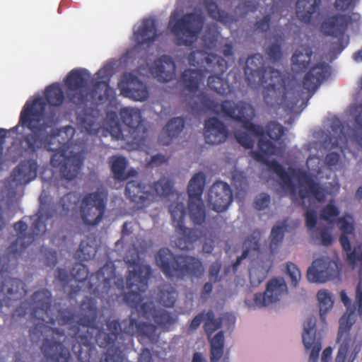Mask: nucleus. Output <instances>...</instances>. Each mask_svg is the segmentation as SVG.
Segmentation results:
<instances>
[{"instance_id":"nucleus-14","label":"nucleus","mask_w":362,"mask_h":362,"mask_svg":"<svg viewBox=\"0 0 362 362\" xmlns=\"http://www.w3.org/2000/svg\"><path fill=\"white\" fill-rule=\"evenodd\" d=\"M204 24V17L198 13H187L181 18L169 22L171 33L177 45L192 46L198 39Z\"/></svg>"},{"instance_id":"nucleus-64","label":"nucleus","mask_w":362,"mask_h":362,"mask_svg":"<svg viewBox=\"0 0 362 362\" xmlns=\"http://www.w3.org/2000/svg\"><path fill=\"white\" fill-rule=\"evenodd\" d=\"M349 350V344L346 342L342 343L338 350L335 362H345L346 355Z\"/></svg>"},{"instance_id":"nucleus-55","label":"nucleus","mask_w":362,"mask_h":362,"mask_svg":"<svg viewBox=\"0 0 362 362\" xmlns=\"http://www.w3.org/2000/svg\"><path fill=\"white\" fill-rule=\"evenodd\" d=\"M235 136L238 142L243 147L246 148H251L253 147L254 140L247 132H236Z\"/></svg>"},{"instance_id":"nucleus-32","label":"nucleus","mask_w":362,"mask_h":362,"mask_svg":"<svg viewBox=\"0 0 362 362\" xmlns=\"http://www.w3.org/2000/svg\"><path fill=\"white\" fill-rule=\"evenodd\" d=\"M352 16L346 14H336L325 18L321 23L322 32L329 36L343 37L351 23Z\"/></svg>"},{"instance_id":"nucleus-48","label":"nucleus","mask_w":362,"mask_h":362,"mask_svg":"<svg viewBox=\"0 0 362 362\" xmlns=\"http://www.w3.org/2000/svg\"><path fill=\"white\" fill-rule=\"evenodd\" d=\"M317 298L319 301L320 318L322 321H325L326 314L333 307L334 301L331 294L325 290L319 291L317 293Z\"/></svg>"},{"instance_id":"nucleus-6","label":"nucleus","mask_w":362,"mask_h":362,"mask_svg":"<svg viewBox=\"0 0 362 362\" xmlns=\"http://www.w3.org/2000/svg\"><path fill=\"white\" fill-rule=\"evenodd\" d=\"M197 56L201 57L202 63L205 62V69L204 71L191 69L185 70L182 73L181 80L185 89L190 93H196L200 83L204 81L205 78L204 71H206L214 74L208 78L207 85L209 88L220 95L227 93L229 90V85L221 77L228 69L227 61L215 54H209L202 50H194L191 52L188 56V61L191 65L197 66L200 64L199 61L195 59Z\"/></svg>"},{"instance_id":"nucleus-17","label":"nucleus","mask_w":362,"mask_h":362,"mask_svg":"<svg viewBox=\"0 0 362 362\" xmlns=\"http://www.w3.org/2000/svg\"><path fill=\"white\" fill-rule=\"evenodd\" d=\"M107 194L97 190L86 194L80 202L79 211L83 222L87 226H97L103 218L106 209Z\"/></svg>"},{"instance_id":"nucleus-12","label":"nucleus","mask_w":362,"mask_h":362,"mask_svg":"<svg viewBox=\"0 0 362 362\" xmlns=\"http://www.w3.org/2000/svg\"><path fill=\"white\" fill-rule=\"evenodd\" d=\"M141 322H139L132 314L121 322L118 320L106 321V330H96L95 339L100 347H112L115 342H124V347L132 341V337L139 333Z\"/></svg>"},{"instance_id":"nucleus-42","label":"nucleus","mask_w":362,"mask_h":362,"mask_svg":"<svg viewBox=\"0 0 362 362\" xmlns=\"http://www.w3.org/2000/svg\"><path fill=\"white\" fill-rule=\"evenodd\" d=\"M96 247L94 240L86 239L81 240L78 249L75 253V257L80 261H88L95 257Z\"/></svg>"},{"instance_id":"nucleus-44","label":"nucleus","mask_w":362,"mask_h":362,"mask_svg":"<svg viewBox=\"0 0 362 362\" xmlns=\"http://www.w3.org/2000/svg\"><path fill=\"white\" fill-rule=\"evenodd\" d=\"M107 350L101 362H124V343L118 341L112 347H103Z\"/></svg>"},{"instance_id":"nucleus-19","label":"nucleus","mask_w":362,"mask_h":362,"mask_svg":"<svg viewBox=\"0 0 362 362\" xmlns=\"http://www.w3.org/2000/svg\"><path fill=\"white\" fill-rule=\"evenodd\" d=\"M222 326V318H216L212 310L206 313L204 329L211 344V362H217L223 356L224 348V334L223 331L216 333L212 338V334Z\"/></svg>"},{"instance_id":"nucleus-20","label":"nucleus","mask_w":362,"mask_h":362,"mask_svg":"<svg viewBox=\"0 0 362 362\" xmlns=\"http://www.w3.org/2000/svg\"><path fill=\"white\" fill-rule=\"evenodd\" d=\"M332 130L339 132L338 137L334 138L332 145L342 151L347 145L348 140L355 142L362 148V103L356 105L354 107V127L350 129L351 134L347 137L344 132V127L339 122L332 125Z\"/></svg>"},{"instance_id":"nucleus-41","label":"nucleus","mask_w":362,"mask_h":362,"mask_svg":"<svg viewBox=\"0 0 362 362\" xmlns=\"http://www.w3.org/2000/svg\"><path fill=\"white\" fill-rule=\"evenodd\" d=\"M45 98L51 106L59 107L64 103V93L59 84L53 83L45 88Z\"/></svg>"},{"instance_id":"nucleus-16","label":"nucleus","mask_w":362,"mask_h":362,"mask_svg":"<svg viewBox=\"0 0 362 362\" xmlns=\"http://www.w3.org/2000/svg\"><path fill=\"white\" fill-rule=\"evenodd\" d=\"M205 181L204 174L199 172L193 175L187 186L189 216L194 225L201 226L206 219L205 207L202 199Z\"/></svg>"},{"instance_id":"nucleus-43","label":"nucleus","mask_w":362,"mask_h":362,"mask_svg":"<svg viewBox=\"0 0 362 362\" xmlns=\"http://www.w3.org/2000/svg\"><path fill=\"white\" fill-rule=\"evenodd\" d=\"M110 162V168L114 178L120 181L127 180L128 176L125 173L127 166L126 158L123 156H112Z\"/></svg>"},{"instance_id":"nucleus-11","label":"nucleus","mask_w":362,"mask_h":362,"mask_svg":"<svg viewBox=\"0 0 362 362\" xmlns=\"http://www.w3.org/2000/svg\"><path fill=\"white\" fill-rule=\"evenodd\" d=\"M122 122L126 125L122 129L119 123L112 128L111 134L116 140H122L126 144L140 148L145 145L147 129L145 127L139 110L133 107H124L119 112Z\"/></svg>"},{"instance_id":"nucleus-54","label":"nucleus","mask_w":362,"mask_h":362,"mask_svg":"<svg viewBox=\"0 0 362 362\" xmlns=\"http://www.w3.org/2000/svg\"><path fill=\"white\" fill-rule=\"evenodd\" d=\"M156 326L147 322H141L138 336L146 337L150 340H153L156 336Z\"/></svg>"},{"instance_id":"nucleus-39","label":"nucleus","mask_w":362,"mask_h":362,"mask_svg":"<svg viewBox=\"0 0 362 362\" xmlns=\"http://www.w3.org/2000/svg\"><path fill=\"white\" fill-rule=\"evenodd\" d=\"M313 50L308 45H301L297 49L291 57V64L293 70L296 73L303 72L308 67Z\"/></svg>"},{"instance_id":"nucleus-45","label":"nucleus","mask_w":362,"mask_h":362,"mask_svg":"<svg viewBox=\"0 0 362 362\" xmlns=\"http://www.w3.org/2000/svg\"><path fill=\"white\" fill-rule=\"evenodd\" d=\"M286 228V225L285 223H282L281 225H276L273 226L270 234L269 243V249L272 255L276 252L279 245L282 243Z\"/></svg>"},{"instance_id":"nucleus-27","label":"nucleus","mask_w":362,"mask_h":362,"mask_svg":"<svg viewBox=\"0 0 362 362\" xmlns=\"http://www.w3.org/2000/svg\"><path fill=\"white\" fill-rule=\"evenodd\" d=\"M125 196L139 208L147 207L155 201L154 193L138 180H130L127 183Z\"/></svg>"},{"instance_id":"nucleus-47","label":"nucleus","mask_w":362,"mask_h":362,"mask_svg":"<svg viewBox=\"0 0 362 362\" xmlns=\"http://www.w3.org/2000/svg\"><path fill=\"white\" fill-rule=\"evenodd\" d=\"M149 190L154 193L155 199L157 197H168L173 189V183L170 180L163 177L153 183V185H148Z\"/></svg>"},{"instance_id":"nucleus-1","label":"nucleus","mask_w":362,"mask_h":362,"mask_svg":"<svg viewBox=\"0 0 362 362\" xmlns=\"http://www.w3.org/2000/svg\"><path fill=\"white\" fill-rule=\"evenodd\" d=\"M80 314L75 315L69 309H59L52 304V296L47 288L38 290L31 296L30 301H23L15 310V315L25 316L30 313L33 326L29 330L33 343L42 341L40 349L50 362H71L69 350L64 345L66 336L62 329L52 327L70 325L69 334L72 339V351L79 362H90L95 352L93 343L98 329V309L95 298L85 296L79 305Z\"/></svg>"},{"instance_id":"nucleus-33","label":"nucleus","mask_w":362,"mask_h":362,"mask_svg":"<svg viewBox=\"0 0 362 362\" xmlns=\"http://www.w3.org/2000/svg\"><path fill=\"white\" fill-rule=\"evenodd\" d=\"M205 141L210 144L223 143L228 136L226 126L223 122L216 117H210L204 122Z\"/></svg>"},{"instance_id":"nucleus-23","label":"nucleus","mask_w":362,"mask_h":362,"mask_svg":"<svg viewBox=\"0 0 362 362\" xmlns=\"http://www.w3.org/2000/svg\"><path fill=\"white\" fill-rule=\"evenodd\" d=\"M208 202L211 209L217 212L226 210L233 202V193L228 184L217 181L210 187Z\"/></svg>"},{"instance_id":"nucleus-50","label":"nucleus","mask_w":362,"mask_h":362,"mask_svg":"<svg viewBox=\"0 0 362 362\" xmlns=\"http://www.w3.org/2000/svg\"><path fill=\"white\" fill-rule=\"evenodd\" d=\"M265 134L272 139L275 141L279 140L281 136L284 135V129L281 124L279 123L271 121L268 122L266 126V132Z\"/></svg>"},{"instance_id":"nucleus-51","label":"nucleus","mask_w":362,"mask_h":362,"mask_svg":"<svg viewBox=\"0 0 362 362\" xmlns=\"http://www.w3.org/2000/svg\"><path fill=\"white\" fill-rule=\"evenodd\" d=\"M339 214V210L336 206L333 201H330L327 206H325L320 211V218L329 222L332 223L334 218Z\"/></svg>"},{"instance_id":"nucleus-4","label":"nucleus","mask_w":362,"mask_h":362,"mask_svg":"<svg viewBox=\"0 0 362 362\" xmlns=\"http://www.w3.org/2000/svg\"><path fill=\"white\" fill-rule=\"evenodd\" d=\"M46 103L37 98L31 103L27 101L19 117L18 124L28 127L31 132L21 135L17 141V150L21 156L33 155L45 144L48 128L55 124L56 113L45 112Z\"/></svg>"},{"instance_id":"nucleus-58","label":"nucleus","mask_w":362,"mask_h":362,"mask_svg":"<svg viewBox=\"0 0 362 362\" xmlns=\"http://www.w3.org/2000/svg\"><path fill=\"white\" fill-rule=\"evenodd\" d=\"M305 218L306 227L309 230L313 231L315 229L317 222L316 211L313 209L307 210L305 214Z\"/></svg>"},{"instance_id":"nucleus-37","label":"nucleus","mask_w":362,"mask_h":362,"mask_svg":"<svg viewBox=\"0 0 362 362\" xmlns=\"http://www.w3.org/2000/svg\"><path fill=\"white\" fill-rule=\"evenodd\" d=\"M321 0H298L296 13L298 18L303 23H310L313 15L318 12Z\"/></svg>"},{"instance_id":"nucleus-5","label":"nucleus","mask_w":362,"mask_h":362,"mask_svg":"<svg viewBox=\"0 0 362 362\" xmlns=\"http://www.w3.org/2000/svg\"><path fill=\"white\" fill-rule=\"evenodd\" d=\"M244 71L250 88L264 87L263 97L268 105H280L286 101L288 94V78L280 71L272 66H264L262 54L257 53L249 57Z\"/></svg>"},{"instance_id":"nucleus-22","label":"nucleus","mask_w":362,"mask_h":362,"mask_svg":"<svg viewBox=\"0 0 362 362\" xmlns=\"http://www.w3.org/2000/svg\"><path fill=\"white\" fill-rule=\"evenodd\" d=\"M121 94L135 101H144L149 96L148 87L132 73H125L118 83Z\"/></svg>"},{"instance_id":"nucleus-24","label":"nucleus","mask_w":362,"mask_h":362,"mask_svg":"<svg viewBox=\"0 0 362 362\" xmlns=\"http://www.w3.org/2000/svg\"><path fill=\"white\" fill-rule=\"evenodd\" d=\"M338 274L337 264L322 257L313 262L308 269L307 278L312 283H325L336 277Z\"/></svg>"},{"instance_id":"nucleus-60","label":"nucleus","mask_w":362,"mask_h":362,"mask_svg":"<svg viewBox=\"0 0 362 362\" xmlns=\"http://www.w3.org/2000/svg\"><path fill=\"white\" fill-rule=\"evenodd\" d=\"M340 161V155L336 152H331L326 155L325 163L330 170L336 168Z\"/></svg>"},{"instance_id":"nucleus-34","label":"nucleus","mask_w":362,"mask_h":362,"mask_svg":"<svg viewBox=\"0 0 362 362\" xmlns=\"http://www.w3.org/2000/svg\"><path fill=\"white\" fill-rule=\"evenodd\" d=\"M176 66L172 58L163 55L155 60L151 68L154 77L160 82H168L173 80L175 75Z\"/></svg>"},{"instance_id":"nucleus-62","label":"nucleus","mask_w":362,"mask_h":362,"mask_svg":"<svg viewBox=\"0 0 362 362\" xmlns=\"http://www.w3.org/2000/svg\"><path fill=\"white\" fill-rule=\"evenodd\" d=\"M271 15H265L262 19L257 21L255 24V28L256 30H259L262 33H266L270 26Z\"/></svg>"},{"instance_id":"nucleus-61","label":"nucleus","mask_w":362,"mask_h":362,"mask_svg":"<svg viewBox=\"0 0 362 362\" xmlns=\"http://www.w3.org/2000/svg\"><path fill=\"white\" fill-rule=\"evenodd\" d=\"M358 0H335V8L341 11L353 9Z\"/></svg>"},{"instance_id":"nucleus-8","label":"nucleus","mask_w":362,"mask_h":362,"mask_svg":"<svg viewBox=\"0 0 362 362\" xmlns=\"http://www.w3.org/2000/svg\"><path fill=\"white\" fill-rule=\"evenodd\" d=\"M88 269L83 264H76L71 269V278L78 283H86L88 292L95 298H105L107 297L113 299L114 296H118L113 293L114 286L121 292L124 289V281L122 277H117L115 267L113 263H106L95 273L88 276Z\"/></svg>"},{"instance_id":"nucleus-25","label":"nucleus","mask_w":362,"mask_h":362,"mask_svg":"<svg viewBox=\"0 0 362 362\" xmlns=\"http://www.w3.org/2000/svg\"><path fill=\"white\" fill-rule=\"evenodd\" d=\"M287 291V286L283 278L273 279L267 284L264 293L255 295L254 301L257 306L264 307L279 300Z\"/></svg>"},{"instance_id":"nucleus-57","label":"nucleus","mask_w":362,"mask_h":362,"mask_svg":"<svg viewBox=\"0 0 362 362\" xmlns=\"http://www.w3.org/2000/svg\"><path fill=\"white\" fill-rule=\"evenodd\" d=\"M272 261H270L268 268L264 269V272H262V275L260 276H258L257 278H256L257 276V269H251L250 271V280L252 286H256L264 281V279L266 277V274L269 272V269L272 267Z\"/></svg>"},{"instance_id":"nucleus-26","label":"nucleus","mask_w":362,"mask_h":362,"mask_svg":"<svg viewBox=\"0 0 362 362\" xmlns=\"http://www.w3.org/2000/svg\"><path fill=\"white\" fill-rule=\"evenodd\" d=\"M330 74V66L327 64L320 62L315 64L305 74L302 81L303 88L311 96Z\"/></svg>"},{"instance_id":"nucleus-35","label":"nucleus","mask_w":362,"mask_h":362,"mask_svg":"<svg viewBox=\"0 0 362 362\" xmlns=\"http://www.w3.org/2000/svg\"><path fill=\"white\" fill-rule=\"evenodd\" d=\"M156 31V21L153 18L144 19L141 26L134 33L137 45L142 46L154 42L157 37Z\"/></svg>"},{"instance_id":"nucleus-36","label":"nucleus","mask_w":362,"mask_h":362,"mask_svg":"<svg viewBox=\"0 0 362 362\" xmlns=\"http://www.w3.org/2000/svg\"><path fill=\"white\" fill-rule=\"evenodd\" d=\"M185 119L182 117L171 119L163 128L159 136V141L162 145L168 146L174 138L177 137L185 127Z\"/></svg>"},{"instance_id":"nucleus-30","label":"nucleus","mask_w":362,"mask_h":362,"mask_svg":"<svg viewBox=\"0 0 362 362\" xmlns=\"http://www.w3.org/2000/svg\"><path fill=\"white\" fill-rule=\"evenodd\" d=\"M139 315L146 320H153L163 329H168L174 322L170 313L165 310L156 308L153 301L144 302L140 307Z\"/></svg>"},{"instance_id":"nucleus-53","label":"nucleus","mask_w":362,"mask_h":362,"mask_svg":"<svg viewBox=\"0 0 362 362\" xmlns=\"http://www.w3.org/2000/svg\"><path fill=\"white\" fill-rule=\"evenodd\" d=\"M286 274L291 279V284L296 287L301 278L300 269L295 264L288 262L286 264Z\"/></svg>"},{"instance_id":"nucleus-56","label":"nucleus","mask_w":362,"mask_h":362,"mask_svg":"<svg viewBox=\"0 0 362 362\" xmlns=\"http://www.w3.org/2000/svg\"><path fill=\"white\" fill-rule=\"evenodd\" d=\"M206 9L209 13V15L218 21H222L223 17V13L218 9V5L216 3L211 1L207 2L206 4Z\"/></svg>"},{"instance_id":"nucleus-15","label":"nucleus","mask_w":362,"mask_h":362,"mask_svg":"<svg viewBox=\"0 0 362 362\" xmlns=\"http://www.w3.org/2000/svg\"><path fill=\"white\" fill-rule=\"evenodd\" d=\"M172 223L178 238L175 240L177 247L182 250L192 249L193 244L202 235L203 232L185 226V206L182 202H173L169 206Z\"/></svg>"},{"instance_id":"nucleus-13","label":"nucleus","mask_w":362,"mask_h":362,"mask_svg":"<svg viewBox=\"0 0 362 362\" xmlns=\"http://www.w3.org/2000/svg\"><path fill=\"white\" fill-rule=\"evenodd\" d=\"M350 220H352V217L351 216H344V217L338 219L337 225L341 232L339 237V242L343 250L346 252V260L347 263L353 269L358 265L360 266L358 274L361 276V280L358 282L356 290L355 304L358 307V315L362 317V247L361 245H357L351 250L348 235L354 233V226Z\"/></svg>"},{"instance_id":"nucleus-9","label":"nucleus","mask_w":362,"mask_h":362,"mask_svg":"<svg viewBox=\"0 0 362 362\" xmlns=\"http://www.w3.org/2000/svg\"><path fill=\"white\" fill-rule=\"evenodd\" d=\"M156 262L170 279H183L186 276L201 278L204 272L202 262L189 255H175L168 248H160L156 255Z\"/></svg>"},{"instance_id":"nucleus-28","label":"nucleus","mask_w":362,"mask_h":362,"mask_svg":"<svg viewBox=\"0 0 362 362\" xmlns=\"http://www.w3.org/2000/svg\"><path fill=\"white\" fill-rule=\"evenodd\" d=\"M37 160L29 158L21 160L11 174V182L16 185H25L35 180L37 175Z\"/></svg>"},{"instance_id":"nucleus-31","label":"nucleus","mask_w":362,"mask_h":362,"mask_svg":"<svg viewBox=\"0 0 362 362\" xmlns=\"http://www.w3.org/2000/svg\"><path fill=\"white\" fill-rule=\"evenodd\" d=\"M303 343L306 349L312 348L309 362H317L321 344L316 341V318L309 317L303 323Z\"/></svg>"},{"instance_id":"nucleus-59","label":"nucleus","mask_w":362,"mask_h":362,"mask_svg":"<svg viewBox=\"0 0 362 362\" xmlns=\"http://www.w3.org/2000/svg\"><path fill=\"white\" fill-rule=\"evenodd\" d=\"M270 201L271 199L269 194L262 193L255 201V208L257 210H263L269 206Z\"/></svg>"},{"instance_id":"nucleus-2","label":"nucleus","mask_w":362,"mask_h":362,"mask_svg":"<svg viewBox=\"0 0 362 362\" xmlns=\"http://www.w3.org/2000/svg\"><path fill=\"white\" fill-rule=\"evenodd\" d=\"M202 107L216 115L222 114L234 121L242 124V127L247 133L258 137V148L260 152L250 151V155L256 161L266 165L271 172L274 173L281 182L282 188L289 192L290 198L296 202L297 200L296 186L286 168L276 160H269L265 155H273L276 151V146L265 138L264 129L262 126L254 124L252 120L255 116V110L252 105L240 100L235 103L226 100L218 103L211 100L208 95L202 93L197 96Z\"/></svg>"},{"instance_id":"nucleus-18","label":"nucleus","mask_w":362,"mask_h":362,"mask_svg":"<svg viewBox=\"0 0 362 362\" xmlns=\"http://www.w3.org/2000/svg\"><path fill=\"white\" fill-rule=\"evenodd\" d=\"M83 163V157L81 153H74L67 156L66 151L61 148L54 151L50 158L51 165L59 168L62 177L69 181L77 177Z\"/></svg>"},{"instance_id":"nucleus-49","label":"nucleus","mask_w":362,"mask_h":362,"mask_svg":"<svg viewBox=\"0 0 362 362\" xmlns=\"http://www.w3.org/2000/svg\"><path fill=\"white\" fill-rule=\"evenodd\" d=\"M78 124L82 132L88 134H95L97 133L98 127L95 118L91 115H84L78 117Z\"/></svg>"},{"instance_id":"nucleus-3","label":"nucleus","mask_w":362,"mask_h":362,"mask_svg":"<svg viewBox=\"0 0 362 362\" xmlns=\"http://www.w3.org/2000/svg\"><path fill=\"white\" fill-rule=\"evenodd\" d=\"M78 195L69 192L63 196L58 204L59 211L54 205L41 202L37 213L30 216L32 223L30 232L28 233V225L23 221L14 223L13 228L17 233L16 239L7 248L9 255L16 257L21 255L34 240L36 236L46 231L47 222L54 217L74 216L77 214Z\"/></svg>"},{"instance_id":"nucleus-40","label":"nucleus","mask_w":362,"mask_h":362,"mask_svg":"<svg viewBox=\"0 0 362 362\" xmlns=\"http://www.w3.org/2000/svg\"><path fill=\"white\" fill-rule=\"evenodd\" d=\"M261 238V232L258 230H254L243 242V251L240 256L238 257L236 260L233 264V269L236 271L237 267L240 264L243 259H245L250 251H259V240Z\"/></svg>"},{"instance_id":"nucleus-63","label":"nucleus","mask_w":362,"mask_h":362,"mask_svg":"<svg viewBox=\"0 0 362 362\" xmlns=\"http://www.w3.org/2000/svg\"><path fill=\"white\" fill-rule=\"evenodd\" d=\"M320 238L321 240V243L325 246H328L332 243V236L329 230V228L324 227L320 233Z\"/></svg>"},{"instance_id":"nucleus-29","label":"nucleus","mask_w":362,"mask_h":362,"mask_svg":"<svg viewBox=\"0 0 362 362\" xmlns=\"http://www.w3.org/2000/svg\"><path fill=\"white\" fill-rule=\"evenodd\" d=\"M293 174L301 186L305 185L308 187V189H300L298 191V194L300 199L303 200L310 194L318 202L324 201L325 198V190L310 174L302 170L297 171L293 170Z\"/></svg>"},{"instance_id":"nucleus-38","label":"nucleus","mask_w":362,"mask_h":362,"mask_svg":"<svg viewBox=\"0 0 362 362\" xmlns=\"http://www.w3.org/2000/svg\"><path fill=\"white\" fill-rule=\"evenodd\" d=\"M341 300L344 305L349 310V313L344 314L339 320V328L338 331L337 340L339 341L344 334H348L351 329V327L354 323L353 315L356 309V305H354L351 306V300L346 295L344 291H342L340 293Z\"/></svg>"},{"instance_id":"nucleus-7","label":"nucleus","mask_w":362,"mask_h":362,"mask_svg":"<svg viewBox=\"0 0 362 362\" xmlns=\"http://www.w3.org/2000/svg\"><path fill=\"white\" fill-rule=\"evenodd\" d=\"M112 75V66L105 65L98 71L96 77L98 80L92 90L88 86L90 79V73L85 69H72L64 80L66 87V96L68 101L80 108L86 106L87 103L96 98H101V95H97V89L101 86L107 89L108 83Z\"/></svg>"},{"instance_id":"nucleus-46","label":"nucleus","mask_w":362,"mask_h":362,"mask_svg":"<svg viewBox=\"0 0 362 362\" xmlns=\"http://www.w3.org/2000/svg\"><path fill=\"white\" fill-rule=\"evenodd\" d=\"M274 38L276 42L272 43L266 49L265 52L272 62L277 63L283 57L281 42L284 41V38L281 35H276Z\"/></svg>"},{"instance_id":"nucleus-52","label":"nucleus","mask_w":362,"mask_h":362,"mask_svg":"<svg viewBox=\"0 0 362 362\" xmlns=\"http://www.w3.org/2000/svg\"><path fill=\"white\" fill-rule=\"evenodd\" d=\"M177 292L173 288L170 287L169 289H163L160 293V302L165 307L172 308L177 299Z\"/></svg>"},{"instance_id":"nucleus-10","label":"nucleus","mask_w":362,"mask_h":362,"mask_svg":"<svg viewBox=\"0 0 362 362\" xmlns=\"http://www.w3.org/2000/svg\"><path fill=\"white\" fill-rule=\"evenodd\" d=\"M134 252L131 258L126 255L124 262L128 265V274L126 276V286L129 292L124 293V300L130 308L136 309L139 313L142 301L141 293L148 288V282L151 276V268L148 264L138 262L139 254L141 252L135 245H133Z\"/></svg>"},{"instance_id":"nucleus-21","label":"nucleus","mask_w":362,"mask_h":362,"mask_svg":"<svg viewBox=\"0 0 362 362\" xmlns=\"http://www.w3.org/2000/svg\"><path fill=\"white\" fill-rule=\"evenodd\" d=\"M26 293V285L22 280L8 276L0 279V313L4 306H11L13 301L22 299Z\"/></svg>"}]
</instances>
